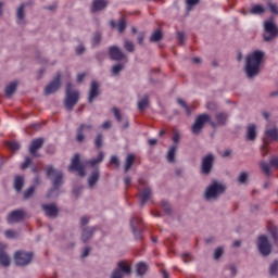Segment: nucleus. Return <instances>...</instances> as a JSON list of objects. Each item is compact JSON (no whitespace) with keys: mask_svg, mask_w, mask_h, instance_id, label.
<instances>
[{"mask_svg":"<svg viewBox=\"0 0 278 278\" xmlns=\"http://www.w3.org/2000/svg\"><path fill=\"white\" fill-rule=\"evenodd\" d=\"M264 60V52L256 50L247 56L245 73L249 78L255 77L260 73V66Z\"/></svg>","mask_w":278,"mask_h":278,"instance_id":"nucleus-1","label":"nucleus"},{"mask_svg":"<svg viewBox=\"0 0 278 278\" xmlns=\"http://www.w3.org/2000/svg\"><path fill=\"white\" fill-rule=\"evenodd\" d=\"M43 170L46 172V175L48 179H51V177H54L52 180L53 188L48 192V198L53 197V192H58L60 190V186H62L64 179V174L62 170H58L53 167V165H47L43 167Z\"/></svg>","mask_w":278,"mask_h":278,"instance_id":"nucleus-2","label":"nucleus"},{"mask_svg":"<svg viewBox=\"0 0 278 278\" xmlns=\"http://www.w3.org/2000/svg\"><path fill=\"white\" fill-rule=\"evenodd\" d=\"M66 98H65V108L70 112L77 105V101H79V91H73V84L68 83L66 85Z\"/></svg>","mask_w":278,"mask_h":278,"instance_id":"nucleus-3","label":"nucleus"},{"mask_svg":"<svg viewBox=\"0 0 278 278\" xmlns=\"http://www.w3.org/2000/svg\"><path fill=\"white\" fill-rule=\"evenodd\" d=\"M205 123H210L211 126L216 127V123L212 121V117L207 114H201L195 118L194 124L192 125V134L199 136L201 134V129H203V125Z\"/></svg>","mask_w":278,"mask_h":278,"instance_id":"nucleus-4","label":"nucleus"},{"mask_svg":"<svg viewBox=\"0 0 278 278\" xmlns=\"http://www.w3.org/2000/svg\"><path fill=\"white\" fill-rule=\"evenodd\" d=\"M34 260V254L31 252L17 251L14 254V262L16 266H27L31 264Z\"/></svg>","mask_w":278,"mask_h":278,"instance_id":"nucleus-5","label":"nucleus"},{"mask_svg":"<svg viewBox=\"0 0 278 278\" xmlns=\"http://www.w3.org/2000/svg\"><path fill=\"white\" fill-rule=\"evenodd\" d=\"M223 192H225V186L214 181L207 187L205 191V199H216L219 194H223Z\"/></svg>","mask_w":278,"mask_h":278,"instance_id":"nucleus-6","label":"nucleus"},{"mask_svg":"<svg viewBox=\"0 0 278 278\" xmlns=\"http://www.w3.org/2000/svg\"><path fill=\"white\" fill-rule=\"evenodd\" d=\"M68 170L71 173H78L79 177H86V168L84 167V163L79 162V154L74 155Z\"/></svg>","mask_w":278,"mask_h":278,"instance_id":"nucleus-7","label":"nucleus"},{"mask_svg":"<svg viewBox=\"0 0 278 278\" xmlns=\"http://www.w3.org/2000/svg\"><path fill=\"white\" fill-rule=\"evenodd\" d=\"M257 247L261 255H264V257L270 255V252L273 251V248L270 247V242H268V237H266V235H262L258 237Z\"/></svg>","mask_w":278,"mask_h":278,"instance_id":"nucleus-8","label":"nucleus"},{"mask_svg":"<svg viewBox=\"0 0 278 278\" xmlns=\"http://www.w3.org/2000/svg\"><path fill=\"white\" fill-rule=\"evenodd\" d=\"M265 34L263 36L265 42H270L273 38L277 37V26L270 21H266L264 24Z\"/></svg>","mask_w":278,"mask_h":278,"instance_id":"nucleus-9","label":"nucleus"},{"mask_svg":"<svg viewBox=\"0 0 278 278\" xmlns=\"http://www.w3.org/2000/svg\"><path fill=\"white\" fill-rule=\"evenodd\" d=\"M130 227L136 240H142V218L132 217L130 219Z\"/></svg>","mask_w":278,"mask_h":278,"instance_id":"nucleus-10","label":"nucleus"},{"mask_svg":"<svg viewBox=\"0 0 278 278\" xmlns=\"http://www.w3.org/2000/svg\"><path fill=\"white\" fill-rule=\"evenodd\" d=\"M214 167V155L207 154L202 159L201 173L202 175H210L212 168Z\"/></svg>","mask_w":278,"mask_h":278,"instance_id":"nucleus-11","label":"nucleus"},{"mask_svg":"<svg viewBox=\"0 0 278 278\" xmlns=\"http://www.w3.org/2000/svg\"><path fill=\"white\" fill-rule=\"evenodd\" d=\"M117 266L119 269H115L112 273L111 278H123V273H125L126 275H131V266H129V264H126L125 262H119Z\"/></svg>","mask_w":278,"mask_h":278,"instance_id":"nucleus-12","label":"nucleus"},{"mask_svg":"<svg viewBox=\"0 0 278 278\" xmlns=\"http://www.w3.org/2000/svg\"><path fill=\"white\" fill-rule=\"evenodd\" d=\"M261 169L266 175V177H270V166L271 168H278V156H274L269 163L262 161L260 163Z\"/></svg>","mask_w":278,"mask_h":278,"instance_id":"nucleus-13","label":"nucleus"},{"mask_svg":"<svg viewBox=\"0 0 278 278\" xmlns=\"http://www.w3.org/2000/svg\"><path fill=\"white\" fill-rule=\"evenodd\" d=\"M61 79L62 75L58 74L55 78L45 88V94H53V92H58L60 86H62Z\"/></svg>","mask_w":278,"mask_h":278,"instance_id":"nucleus-14","label":"nucleus"},{"mask_svg":"<svg viewBox=\"0 0 278 278\" xmlns=\"http://www.w3.org/2000/svg\"><path fill=\"white\" fill-rule=\"evenodd\" d=\"M7 220L9 225H13L14 223H21V220H25V211L15 210L11 212L7 217Z\"/></svg>","mask_w":278,"mask_h":278,"instance_id":"nucleus-15","label":"nucleus"},{"mask_svg":"<svg viewBox=\"0 0 278 278\" xmlns=\"http://www.w3.org/2000/svg\"><path fill=\"white\" fill-rule=\"evenodd\" d=\"M109 55L111 60H114L115 62H121V60H125V54L116 46H112L109 49Z\"/></svg>","mask_w":278,"mask_h":278,"instance_id":"nucleus-16","label":"nucleus"},{"mask_svg":"<svg viewBox=\"0 0 278 278\" xmlns=\"http://www.w3.org/2000/svg\"><path fill=\"white\" fill-rule=\"evenodd\" d=\"M43 144L45 140L42 138L34 139L28 149L30 155H33L34 157H38L36 151H38V149H42Z\"/></svg>","mask_w":278,"mask_h":278,"instance_id":"nucleus-17","label":"nucleus"},{"mask_svg":"<svg viewBox=\"0 0 278 278\" xmlns=\"http://www.w3.org/2000/svg\"><path fill=\"white\" fill-rule=\"evenodd\" d=\"M8 249V245L0 242V264L1 266H10V256L8 253H5V250Z\"/></svg>","mask_w":278,"mask_h":278,"instance_id":"nucleus-18","label":"nucleus"},{"mask_svg":"<svg viewBox=\"0 0 278 278\" xmlns=\"http://www.w3.org/2000/svg\"><path fill=\"white\" fill-rule=\"evenodd\" d=\"M100 91H99V83L97 80H92L89 89V98L88 101L92 103L97 97H99Z\"/></svg>","mask_w":278,"mask_h":278,"instance_id":"nucleus-19","label":"nucleus"},{"mask_svg":"<svg viewBox=\"0 0 278 278\" xmlns=\"http://www.w3.org/2000/svg\"><path fill=\"white\" fill-rule=\"evenodd\" d=\"M151 188L149 187H144L143 190L139 191V199H140V205L141 207H144V205H147V201H149V199H151Z\"/></svg>","mask_w":278,"mask_h":278,"instance_id":"nucleus-20","label":"nucleus"},{"mask_svg":"<svg viewBox=\"0 0 278 278\" xmlns=\"http://www.w3.org/2000/svg\"><path fill=\"white\" fill-rule=\"evenodd\" d=\"M42 210L49 218H55V216H58V206H55V204L42 205Z\"/></svg>","mask_w":278,"mask_h":278,"instance_id":"nucleus-21","label":"nucleus"},{"mask_svg":"<svg viewBox=\"0 0 278 278\" xmlns=\"http://www.w3.org/2000/svg\"><path fill=\"white\" fill-rule=\"evenodd\" d=\"M108 8V0H93L91 4V12H99Z\"/></svg>","mask_w":278,"mask_h":278,"instance_id":"nucleus-22","label":"nucleus"},{"mask_svg":"<svg viewBox=\"0 0 278 278\" xmlns=\"http://www.w3.org/2000/svg\"><path fill=\"white\" fill-rule=\"evenodd\" d=\"M257 138V128L255 124H249L247 126V140L253 141Z\"/></svg>","mask_w":278,"mask_h":278,"instance_id":"nucleus-23","label":"nucleus"},{"mask_svg":"<svg viewBox=\"0 0 278 278\" xmlns=\"http://www.w3.org/2000/svg\"><path fill=\"white\" fill-rule=\"evenodd\" d=\"M111 27H116L119 34H123L125 29L127 28V23L125 22V18L119 20L117 23L114 21L110 22Z\"/></svg>","mask_w":278,"mask_h":278,"instance_id":"nucleus-24","label":"nucleus"},{"mask_svg":"<svg viewBox=\"0 0 278 278\" xmlns=\"http://www.w3.org/2000/svg\"><path fill=\"white\" fill-rule=\"evenodd\" d=\"M265 136L269 140H273V142H277V140H278V129L277 128H267L265 130Z\"/></svg>","mask_w":278,"mask_h":278,"instance_id":"nucleus-25","label":"nucleus"},{"mask_svg":"<svg viewBox=\"0 0 278 278\" xmlns=\"http://www.w3.org/2000/svg\"><path fill=\"white\" fill-rule=\"evenodd\" d=\"M134 162H136V155L128 154L124 166L125 173H129V169L131 168V166H134Z\"/></svg>","mask_w":278,"mask_h":278,"instance_id":"nucleus-26","label":"nucleus"},{"mask_svg":"<svg viewBox=\"0 0 278 278\" xmlns=\"http://www.w3.org/2000/svg\"><path fill=\"white\" fill-rule=\"evenodd\" d=\"M23 186H25V179L23 176H16L14 179V189L16 192H21V190H23Z\"/></svg>","mask_w":278,"mask_h":278,"instance_id":"nucleus-27","label":"nucleus"},{"mask_svg":"<svg viewBox=\"0 0 278 278\" xmlns=\"http://www.w3.org/2000/svg\"><path fill=\"white\" fill-rule=\"evenodd\" d=\"M92 233H94V228L84 229L81 235V241L88 242L92 238Z\"/></svg>","mask_w":278,"mask_h":278,"instance_id":"nucleus-28","label":"nucleus"},{"mask_svg":"<svg viewBox=\"0 0 278 278\" xmlns=\"http://www.w3.org/2000/svg\"><path fill=\"white\" fill-rule=\"evenodd\" d=\"M215 118H216L215 125H226L227 118H229V115L227 113H217Z\"/></svg>","mask_w":278,"mask_h":278,"instance_id":"nucleus-29","label":"nucleus"},{"mask_svg":"<svg viewBox=\"0 0 278 278\" xmlns=\"http://www.w3.org/2000/svg\"><path fill=\"white\" fill-rule=\"evenodd\" d=\"M103 157H105V154H103V152H99L97 159L86 161L85 164H89V166H97V164H101V162H103Z\"/></svg>","mask_w":278,"mask_h":278,"instance_id":"nucleus-30","label":"nucleus"},{"mask_svg":"<svg viewBox=\"0 0 278 278\" xmlns=\"http://www.w3.org/2000/svg\"><path fill=\"white\" fill-rule=\"evenodd\" d=\"M98 181H99V170H96L91 173L88 179L89 188H93Z\"/></svg>","mask_w":278,"mask_h":278,"instance_id":"nucleus-31","label":"nucleus"},{"mask_svg":"<svg viewBox=\"0 0 278 278\" xmlns=\"http://www.w3.org/2000/svg\"><path fill=\"white\" fill-rule=\"evenodd\" d=\"M147 270H149V267L144 263H139L136 265V273L139 277H142Z\"/></svg>","mask_w":278,"mask_h":278,"instance_id":"nucleus-32","label":"nucleus"},{"mask_svg":"<svg viewBox=\"0 0 278 278\" xmlns=\"http://www.w3.org/2000/svg\"><path fill=\"white\" fill-rule=\"evenodd\" d=\"M268 229V233L271 237V239L274 240L275 243H277L278 240V230L277 227L273 226V225H268L267 226Z\"/></svg>","mask_w":278,"mask_h":278,"instance_id":"nucleus-33","label":"nucleus"},{"mask_svg":"<svg viewBox=\"0 0 278 278\" xmlns=\"http://www.w3.org/2000/svg\"><path fill=\"white\" fill-rule=\"evenodd\" d=\"M16 86H18V84L16 81H12L10 85L7 86V88H5L7 97H12V94H14V92H16Z\"/></svg>","mask_w":278,"mask_h":278,"instance_id":"nucleus-34","label":"nucleus"},{"mask_svg":"<svg viewBox=\"0 0 278 278\" xmlns=\"http://www.w3.org/2000/svg\"><path fill=\"white\" fill-rule=\"evenodd\" d=\"M175 153H177V146L174 144L169 148V151L167 152V161L173 163L175 162Z\"/></svg>","mask_w":278,"mask_h":278,"instance_id":"nucleus-35","label":"nucleus"},{"mask_svg":"<svg viewBox=\"0 0 278 278\" xmlns=\"http://www.w3.org/2000/svg\"><path fill=\"white\" fill-rule=\"evenodd\" d=\"M146 108H149V96H144L139 102H138V110L142 112Z\"/></svg>","mask_w":278,"mask_h":278,"instance_id":"nucleus-36","label":"nucleus"},{"mask_svg":"<svg viewBox=\"0 0 278 278\" xmlns=\"http://www.w3.org/2000/svg\"><path fill=\"white\" fill-rule=\"evenodd\" d=\"M163 34H162V30L157 29L155 30L151 37H150V41L151 42H160V40L163 38Z\"/></svg>","mask_w":278,"mask_h":278,"instance_id":"nucleus-37","label":"nucleus"},{"mask_svg":"<svg viewBox=\"0 0 278 278\" xmlns=\"http://www.w3.org/2000/svg\"><path fill=\"white\" fill-rule=\"evenodd\" d=\"M5 146L10 151H18V149H21V143H18V141H7Z\"/></svg>","mask_w":278,"mask_h":278,"instance_id":"nucleus-38","label":"nucleus"},{"mask_svg":"<svg viewBox=\"0 0 278 278\" xmlns=\"http://www.w3.org/2000/svg\"><path fill=\"white\" fill-rule=\"evenodd\" d=\"M86 127V124H81L79 126V128L77 129V136H76V140L77 142H84V128Z\"/></svg>","mask_w":278,"mask_h":278,"instance_id":"nucleus-39","label":"nucleus"},{"mask_svg":"<svg viewBox=\"0 0 278 278\" xmlns=\"http://www.w3.org/2000/svg\"><path fill=\"white\" fill-rule=\"evenodd\" d=\"M264 12H266V10L264 9V7H262L260 4H255L250 10V14H264Z\"/></svg>","mask_w":278,"mask_h":278,"instance_id":"nucleus-40","label":"nucleus"},{"mask_svg":"<svg viewBox=\"0 0 278 278\" xmlns=\"http://www.w3.org/2000/svg\"><path fill=\"white\" fill-rule=\"evenodd\" d=\"M161 206L163 207L165 214L170 215L173 214V210L170 208V204L166 200L161 201Z\"/></svg>","mask_w":278,"mask_h":278,"instance_id":"nucleus-41","label":"nucleus"},{"mask_svg":"<svg viewBox=\"0 0 278 278\" xmlns=\"http://www.w3.org/2000/svg\"><path fill=\"white\" fill-rule=\"evenodd\" d=\"M25 18V4H21L17 9V21L21 23Z\"/></svg>","mask_w":278,"mask_h":278,"instance_id":"nucleus-42","label":"nucleus"},{"mask_svg":"<svg viewBox=\"0 0 278 278\" xmlns=\"http://www.w3.org/2000/svg\"><path fill=\"white\" fill-rule=\"evenodd\" d=\"M34 192H36V187H29L26 191H24V199H30V197H34Z\"/></svg>","mask_w":278,"mask_h":278,"instance_id":"nucleus-43","label":"nucleus"},{"mask_svg":"<svg viewBox=\"0 0 278 278\" xmlns=\"http://www.w3.org/2000/svg\"><path fill=\"white\" fill-rule=\"evenodd\" d=\"M201 0H186L187 3V12H190L194 5H198Z\"/></svg>","mask_w":278,"mask_h":278,"instance_id":"nucleus-44","label":"nucleus"},{"mask_svg":"<svg viewBox=\"0 0 278 278\" xmlns=\"http://www.w3.org/2000/svg\"><path fill=\"white\" fill-rule=\"evenodd\" d=\"M94 144H96L97 149H101L103 147V135L99 134L96 137Z\"/></svg>","mask_w":278,"mask_h":278,"instance_id":"nucleus-45","label":"nucleus"},{"mask_svg":"<svg viewBox=\"0 0 278 278\" xmlns=\"http://www.w3.org/2000/svg\"><path fill=\"white\" fill-rule=\"evenodd\" d=\"M112 112H113L117 123H121V121H123V115L121 114V111L116 106H114L112 109Z\"/></svg>","mask_w":278,"mask_h":278,"instance_id":"nucleus-46","label":"nucleus"},{"mask_svg":"<svg viewBox=\"0 0 278 278\" xmlns=\"http://www.w3.org/2000/svg\"><path fill=\"white\" fill-rule=\"evenodd\" d=\"M278 271V261H274V263L269 267V275H277Z\"/></svg>","mask_w":278,"mask_h":278,"instance_id":"nucleus-47","label":"nucleus"},{"mask_svg":"<svg viewBox=\"0 0 278 278\" xmlns=\"http://www.w3.org/2000/svg\"><path fill=\"white\" fill-rule=\"evenodd\" d=\"M5 238H17L18 233L16 231L9 229L4 232Z\"/></svg>","mask_w":278,"mask_h":278,"instance_id":"nucleus-48","label":"nucleus"},{"mask_svg":"<svg viewBox=\"0 0 278 278\" xmlns=\"http://www.w3.org/2000/svg\"><path fill=\"white\" fill-rule=\"evenodd\" d=\"M123 70V64H116L112 67L113 75H118Z\"/></svg>","mask_w":278,"mask_h":278,"instance_id":"nucleus-49","label":"nucleus"},{"mask_svg":"<svg viewBox=\"0 0 278 278\" xmlns=\"http://www.w3.org/2000/svg\"><path fill=\"white\" fill-rule=\"evenodd\" d=\"M247 179H249V175L243 172L239 175L238 181L239 184H247Z\"/></svg>","mask_w":278,"mask_h":278,"instance_id":"nucleus-50","label":"nucleus"},{"mask_svg":"<svg viewBox=\"0 0 278 278\" xmlns=\"http://www.w3.org/2000/svg\"><path fill=\"white\" fill-rule=\"evenodd\" d=\"M179 105H181V108H184L187 112L188 115L191 114L190 108L186 104V102L182 99H178L177 100Z\"/></svg>","mask_w":278,"mask_h":278,"instance_id":"nucleus-51","label":"nucleus"},{"mask_svg":"<svg viewBox=\"0 0 278 278\" xmlns=\"http://www.w3.org/2000/svg\"><path fill=\"white\" fill-rule=\"evenodd\" d=\"M29 164H31V159L29 156H26L24 163L21 166L22 170H25V168H29Z\"/></svg>","mask_w":278,"mask_h":278,"instance_id":"nucleus-52","label":"nucleus"},{"mask_svg":"<svg viewBox=\"0 0 278 278\" xmlns=\"http://www.w3.org/2000/svg\"><path fill=\"white\" fill-rule=\"evenodd\" d=\"M177 39L180 45H184V42H186V35L184 34V31L177 33Z\"/></svg>","mask_w":278,"mask_h":278,"instance_id":"nucleus-53","label":"nucleus"},{"mask_svg":"<svg viewBox=\"0 0 278 278\" xmlns=\"http://www.w3.org/2000/svg\"><path fill=\"white\" fill-rule=\"evenodd\" d=\"M99 42H101V34L99 33H96L93 38H92V45L93 47L99 45Z\"/></svg>","mask_w":278,"mask_h":278,"instance_id":"nucleus-54","label":"nucleus"},{"mask_svg":"<svg viewBox=\"0 0 278 278\" xmlns=\"http://www.w3.org/2000/svg\"><path fill=\"white\" fill-rule=\"evenodd\" d=\"M124 47H125L126 51H129V53L134 52V42L125 41Z\"/></svg>","mask_w":278,"mask_h":278,"instance_id":"nucleus-55","label":"nucleus"},{"mask_svg":"<svg viewBox=\"0 0 278 278\" xmlns=\"http://www.w3.org/2000/svg\"><path fill=\"white\" fill-rule=\"evenodd\" d=\"M219 257H223V248H217L214 252V260H219Z\"/></svg>","mask_w":278,"mask_h":278,"instance_id":"nucleus-56","label":"nucleus"},{"mask_svg":"<svg viewBox=\"0 0 278 278\" xmlns=\"http://www.w3.org/2000/svg\"><path fill=\"white\" fill-rule=\"evenodd\" d=\"M268 7H269L271 14H278L277 4L269 3Z\"/></svg>","mask_w":278,"mask_h":278,"instance_id":"nucleus-57","label":"nucleus"},{"mask_svg":"<svg viewBox=\"0 0 278 278\" xmlns=\"http://www.w3.org/2000/svg\"><path fill=\"white\" fill-rule=\"evenodd\" d=\"M110 164H114L115 166H121V161L116 156H112L110 160Z\"/></svg>","mask_w":278,"mask_h":278,"instance_id":"nucleus-58","label":"nucleus"},{"mask_svg":"<svg viewBox=\"0 0 278 278\" xmlns=\"http://www.w3.org/2000/svg\"><path fill=\"white\" fill-rule=\"evenodd\" d=\"M182 261L185 262V264H188V262H190L192 258L190 257V254L185 253L181 255Z\"/></svg>","mask_w":278,"mask_h":278,"instance_id":"nucleus-59","label":"nucleus"},{"mask_svg":"<svg viewBox=\"0 0 278 278\" xmlns=\"http://www.w3.org/2000/svg\"><path fill=\"white\" fill-rule=\"evenodd\" d=\"M179 138H180L179 132H174V135H173L174 144L177 146V143L179 142Z\"/></svg>","mask_w":278,"mask_h":278,"instance_id":"nucleus-60","label":"nucleus"},{"mask_svg":"<svg viewBox=\"0 0 278 278\" xmlns=\"http://www.w3.org/2000/svg\"><path fill=\"white\" fill-rule=\"evenodd\" d=\"M84 51H86V48H84V46H78L76 48L77 55H81L84 53Z\"/></svg>","mask_w":278,"mask_h":278,"instance_id":"nucleus-61","label":"nucleus"},{"mask_svg":"<svg viewBox=\"0 0 278 278\" xmlns=\"http://www.w3.org/2000/svg\"><path fill=\"white\" fill-rule=\"evenodd\" d=\"M88 255H90V248H85L83 250V254H81V257H88Z\"/></svg>","mask_w":278,"mask_h":278,"instance_id":"nucleus-62","label":"nucleus"},{"mask_svg":"<svg viewBox=\"0 0 278 278\" xmlns=\"http://www.w3.org/2000/svg\"><path fill=\"white\" fill-rule=\"evenodd\" d=\"M112 127V122L106 121L102 124V129H110Z\"/></svg>","mask_w":278,"mask_h":278,"instance_id":"nucleus-63","label":"nucleus"},{"mask_svg":"<svg viewBox=\"0 0 278 278\" xmlns=\"http://www.w3.org/2000/svg\"><path fill=\"white\" fill-rule=\"evenodd\" d=\"M88 223V217L84 216L80 218V225L85 226Z\"/></svg>","mask_w":278,"mask_h":278,"instance_id":"nucleus-64","label":"nucleus"}]
</instances>
